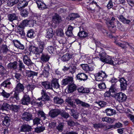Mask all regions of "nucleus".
Segmentation results:
<instances>
[{"mask_svg": "<svg viewBox=\"0 0 134 134\" xmlns=\"http://www.w3.org/2000/svg\"><path fill=\"white\" fill-rule=\"evenodd\" d=\"M102 120L103 122L105 121L109 123H112L113 122L112 120L110 118L107 117L103 118L102 119Z\"/></svg>", "mask_w": 134, "mask_h": 134, "instance_id": "49530a36", "label": "nucleus"}, {"mask_svg": "<svg viewBox=\"0 0 134 134\" xmlns=\"http://www.w3.org/2000/svg\"><path fill=\"white\" fill-rule=\"evenodd\" d=\"M29 49L31 52H32L36 55L40 54V53H42L43 52L42 50H41L38 47L33 46H30Z\"/></svg>", "mask_w": 134, "mask_h": 134, "instance_id": "20e7f679", "label": "nucleus"}, {"mask_svg": "<svg viewBox=\"0 0 134 134\" xmlns=\"http://www.w3.org/2000/svg\"><path fill=\"white\" fill-rule=\"evenodd\" d=\"M19 63L18 64L19 66V71H21L22 70V69H24L25 68V65L20 60L19 61Z\"/></svg>", "mask_w": 134, "mask_h": 134, "instance_id": "603ef678", "label": "nucleus"}, {"mask_svg": "<svg viewBox=\"0 0 134 134\" xmlns=\"http://www.w3.org/2000/svg\"><path fill=\"white\" fill-rule=\"evenodd\" d=\"M28 4V2L26 0H23L20 2L18 4V8L19 10H21L23 8L26 6Z\"/></svg>", "mask_w": 134, "mask_h": 134, "instance_id": "a211bd4d", "label": "nucleus"}, {"mask_svg": "<svg viewBox=\"0 0 134 134\" xmlns=\"http://www.w3.org/2000/svg\"><path fill=\"white\" fill-rule=\"evenodd\" d=\"M117 17L120 21L126 24H129L131 22L130 20L126 19L122 15H118Z\"/></svg>", "mask_w": 134, "mask_h": 134, "instance_id": "dca6fc26", "label": "nucleus"}, {"mask_svg": "<svg viewBox=\"0 0 134 134\" xmlns=\"http://www.w3.org/2000/svg\"><path fill=\"white\" fill-rule=\"evenodd\" d=\"M70 115L72 116L75 119H77L78 118L79 114L78 112L75 111L74 109L70 110Z\"/></svg>", "mask_w": 134, "mask_h": 134, "instance_id": "7c9ffc66", "label": "nucleus"}, {"mask_svg": "<svg viewBox=\"0 0 134 134\" xmlns=\"http://www.w3.org/2000/svg\"><path fill=\"white\" fill-rule=\"evenodd\" d=\"M115 99L119 102H122L125 101L127 98L125 94L122 92L116 93L115 96Z\"/></svg>", "mask_w": 134, "mask_h": 134, "instance_id": "7ed1b4c3", "label": "nucleus"}, {"mask_svg": "<svg viewBox=\"0 0 134 134\" xmlns=\"http://www.w3.org/2000/svg\"><path fill=\"white\" fill-rule=\"evenodd\" d=\"M68 92L71 93L76 90L77 89V86L75 84L72 83L69 85L68 86Z\"/></svg>", "mask_w": 134, "mask_h": 134, "instance_id": "412c9836", "label": "nucleus"}, {"mask_svg": "<svg viewBox=\"0 0 134 134\" xmlns=\"http://www.w3.org/2000/svg\"><path fill=\"white\" fill-rule=\"evenodd\" d=\"M20 11V13L21 15L23 17H27L28 15L29 12L26 9H22Z\"/></svg>", "mask_w": 134, "mask_h": 134, "instance_id": "4c0bfd02", "label": "nucleus"}, {"mask_svg": "<svg viewBox=\"0 0 134 134\" xmlns=\"http://www.w3.org/2000/svg\"><path fill=\"white\" fill-rule=\"evenodd\" d=\"M112 128H113V126L111 125H106L102 123L101 129H102L104 131H107Z\"/></svg>", "mask_w": 134, "mask_h": 134, "instance_id": "ea45409f", "label": "nucleus"}, {"mask_svg": "<svg viewBox=\"0 0 134 134\" xmlns=\"http://www.w3.org/2000/svg\"><path fill=\"white\" fill-rule=\"evenodd\" d=\"M45 129V127L43 126H41L39 127H37L35 129V131L37 133H39L43 131Z\"/></svg>", "mask_w": 134, "mask_h": 134, "instance_id": "a19ab883", "label": "nucleus"}, {"mask_svg": "<svg viewBox=\"0 0 134 134\" xmlns=\"http://www.w3.org/2000/svg\"><path fill=\"white\" fill-rule=\"evenodd\" d=\"M17 43H18L17 44H15V45L16 47L22 50L24 49L25 47L24 45L21 44L19 42H18Z\"/></svg>", "mask_w": 134, "mask_h": 134, "instance_id": "5fc2aeb1", "label": "nucleus"}, {"mask_svg": "<svg viewBox=\"0 0 134 134\" xmlns=\"http://www.w3.org/2000/svg\"><path fill=\"white\" fill-rule=\"evenodd\" d=\"M60 112H59V114L62 117L65 118H67L69 117V114L65 111L60 109Z\"/></svg>", "mask_w": 134, "mask_h": 134, "instance_id": "f704fd0d", "label": "nucleus"}, {"mask_svg": "<svg viewBox=\"0 0 134 134\" xmlns=\"http://www.w3.org/2000/svg\"><path fill=\"white\" fill-rule=\"evenodd\" d=\"M36 35L34 31L32 29L28 30L27 34V36L31 38H33Z\"/></svg>", "mask_w": 134, "mask_h": 134, "instance_id": "c85d7f7f", "label": "nucleus"}, {"mask_svg": "<svg viewBox=\"0 0 134 134\" xmlns=\"http://www.w3.org/2000/svg\"><path fill=\"white\" fill-rule=\"evenodd\" d=\"M102 123H98L93 124V127L96 129H101Z\"/></svg>", "mask_w": 134, "mask_h": 134, "instance_id": "4d7b16f0", "label": "nucleus"}, {"mask_svg": "<svg viewBox=\"0 0 134 134\" xmlns=\"http://www.w3.org/2000/svg\"><path fill=\"white\" fill-rule=\"evenodd\" d=\"M64 126V123L63 122H60L56 126V129L58 131L61 132L63 130V129Z\"/></svg>", "mask_w": 134, "mask_h": 134, "instance_id": "473e14b6", "label": "nucleus"}, {"mask_svg": "<svg viewBox=\"0 0 134 134\" xmlns=\"http://www.w3.org/2000/svg\"><path fill=\"white\" fill-rule=\"evenodd\" d=\"M120 81L121 89L123 90H126L127 86L126 80L124 78L122 77L120 79Z\"/></svg>", "mask_w": 134, "mask_h": 134, "instance_id": "2eb2a0df", "label": "nucleus"}, {"mask_svg": "<svg viewBox=\"0 0 134 134\" xmlns=\"http://www.w3.org/2000/svg\"><path fill=\"white\" fill-rule=\"evenodd\" d=\"M76 68L75 66H73L69 68L70 72L72 74H73L75 72Z\"/></svg>", "mask_w": 134, "mask_h": 134, "instance_id": "69168bd1", "label": "nucleus"}, {"mask_svg": "<svg viewBox=\"0 0 134 134\" xmlns=\"http://www.w3.org/2000/svg\"><path fill=\"white\" fill-rule=\"evenodd\" d=\"M32 115L29 113L25 112L22 116V119L24 121H28L32 119Z\"/></svg>", "mask_w": 134, "mask_h": 134, "instance_id": "9d476101", "label": "nucleus"}, {"mask_svg": "<svg viewBox=\"0 0 134 134\" xmlns=\"http://www.w3.org/2000/svg\"><path fill=\"white\" fill-rule=\"evenodd\" d=\"M38 47L40 48V49L42 51L44 49V47L45 46V44L42 41H39L38 43Z\"/></svg>", "mask_w": 134, "mask_h": 134, "instance_id": "de8ad7c7", "label": "nucleus"}, {"mask_svg": "<svg viewBox=\"0 0 134 134\" xmlns=\"http://www.w3.org/2000/svg\"><path fill=\"white\" fill-rule=\"evenodd\" d=\"M73 78L72 77L68 76L63 79L62 81V85L65 86L68 84L70 85L73 82Z\"/></svg>", "mask_w": 134, "mask_h": 134, "instance_id": "6e6552de", "label": "nucleus"}, {"mask_svg": "<svg viewBox=\"0 0 134 134\" xmlns=\"http://www.w3.org/2000/svg\"><path fill=\"white\" fill-rule=\"evenodd\" d=\"M95 42L96 46L98 47L96 49L95 52H96L99 53V51H98L97 50H100V49L102 50L103 49L102 48H101L99 47V46H101V43L99 42L96 41H95Z\"/></svg>", "mask_w": 134, "mask_h": 134, "instance_id": "864d4df0", "label": "nucleus"}, {"mask_svg": "<svg viewBox=\"0 0 134 134\" xmlns=\"http://www.w3.org/2000/svg\"><path fill=\"white\" fill-rule=\"evenodd\" d=\"M1 51L3 53H6L9 51L7 46L6 45H4L2 46L1 48Z\"/></svg>", "mask_w": 134, "mask_h": 134, "instance_id": "6e6d98bb", "label": "nucleus"}, {"mask_svg": "<svg viewBox=\"0 0 134 134\" xmlns=\"http://www.w3.org/2000/svg\"><path fill=\"white\" fill-rule=\"evenodd\" d=\"M80 16L77 13H72L70 15V20H73L79 17Z\"/></svg>", "mask_w": 134, "mask_h": 134, "instance_id": "09e8293b", "label": "nucleus"}, {"mask_svg": "<svg viewBox=\"0 0 134 134\" xmlns=\"http://www.w3.org/2000/svg\"><path fill=\"white\" fill-rule=\"evenodd\" d=\"M97 73L98 74V75H100L103 79H105L107 77V75H106L105 72H103L102 71H99Z\"/></svg>", "mask_w": 134, "mask_h": 134, "instance_id": "e2e57ef3", "label": "nucleus"}, {"mask_svg": "<svg viewBox=\"0 0 134 134\" xmlns=\"http://www.w3.org/2000/svg\"><path fill=\"white\" fill-rule=\"evenodd\" d=\"M20 108L19 105H12L10 106V110L14 112H17L19 110Z\"/></svg>", "mask_w": 134, "mask_h": 134, "instance_id": "c756f323", "label": "nucleus"}, {"mask_svg": "<svg viewBox=\"0 0 134 134\" xmlns=\"http://www.w3.org/2000/svg\"><path fill=\"white\" fill-rule=\"evenodd\" d=\"M30 98L28 95L25 94L21 100V103L23 105H27L30 103Z\"/></svg>", "mask_w": 134, "mask_h": 134, "instance_id": "423d86ee", "label": "nucleus"}, {"mask_svg": "<svg viewBox=\"0 0 134 134\" xmlns=\"http://www.w3.org/2000/svg\"><path fill=\"white\" fill-rule=\"evenodd\" d=\"M27 76L29 77H33L34 76H37V72L32 71L31 70H27L26 72Z\"/></svg>", "mask_w": 134, "mask_h": 134, "instance_id": "e433bc0d", "label": "nucleus"}, {"mask_svg": "<svg viewBox=\"0 0 134 134\" xmlns=\"http://www.w3.org/2000/svg\"><path fill=\"white\" fill-rule=\"evenodd\" d=\"M54 46L55 47V48L52 46H49L48 47V50L51 54H55L56 52V49L57 48V47H58V46L54 44Z\"/></svg>", "mask_w": 134, "mask_h": 134, "instance_id": "5701e85b", "label": "nucleus"}, {"mask_svg": "<svg viewBox=\"0 0 134 134\" xmlns=\"http://www.w3.org/2000/svg\"><path fill=\"white\" fill-rule=\"evenodd\" d=\"M47 31L46 37L48 38H51L54 35L52 29V28H49L47 30Z\"/></svg>", "mask_w": 134, "mask_h": 134, "instance_id": "a878e982", "label": "nucleus"}, {"mask_svg": "<svg viewBox=\"0 0 134 134\" xmlns=\"http://www.w3.org/2000/svg\"><path fill=\"white\" fill-rule=\"evenodd\" d=\"M41 84L46 89L52 90L51 83L47 81L42 82Z\"/></svg>", "mask_w": 134, "mask_h": 134, "instance_id": "b1692460", "label": "nucleus"}, {"mask_svg": "<svg viewBox=\"0 0 134 134\" xmlns=\"http://www.w3.org/2000/svg\"><path fill=\"white\" fill-rule=\"evenodd\" d=\"M31 127L29 125L24 124L21 126L20 131L23 132H29L31 131Z\"/></svg>", "mask_w": 134, "mask_h": 134, "instance_id": "f3484780", "label": "nucleus"}, {"mask_svg": "<svg viewBox=\"0 0 134 134\" xmlns=\"http://www.w3.org/2000/svg\"><path fill=\"white\" fill-rule=\"evenodd\" d=\"M95 103L98 104L101 107H105L107 104V102L102 100L96 101Z\"/></svg>", "mask_w": 134, "mask_h": 134, "instance_id": "58836bf2", "label": "nucleus"}, {"mask_svg": "<svg viewBox=\"0 0 134 134\" xmlns=\"http://www.w3.org/2000/svg\"><path fill=\"white\" fill-rule=\"evenodd\" d=\"M103 62H105L111 65L113 64V61L111 57L108 55L106 56V58H105V59Z\"/></svg>", "mask_w": 134, "mask_h": 134, "instance_id": "cd10ccee", "label": "nucleus"}, {"mask_svg": "<svg viewBox=\"0 0 134 134\" xmlns=\"http://www.w3.org/2000/svg\"><path fill=\"white\" fill-rule=\"evenodd\" d=\"M1 94L4 98H8L10 96V94L6 92L4 90H3Z\"/></svg>", "mask_w": 134, "mask_h": 134, "instance_id": "3c124183", "label": "nucleus"}, {"mask_svg": "<svg viewBox=\"0 0 134 134\" xmlns=\"http://www.w3.org/2000/svg\"><path fill=\"white\" fill-rule=\"evenodd\" d=\"M99 55L100 57V59L102 62H103V61L105 59V58H106V56L108 55L105 52H102L100 53V52H99Z\"/></svg>", "mask_w": 134, "mask_h": 134, "instance_id": "79ce46f5", "label": "nucleus"}, {"mask_svg": "<svg viewBox=\"0 0 134 134\" xmlns=\"http://www.w3.org/2000/svg\"><path fill=\"white\" fill-rule=\"evenodd\" d=\"M113 126V128L115 129L116 128H119L123 126V125L120 122H118L116 123L114 125H111Z\"/></svg>", "mask_w": 134, "mask_h": 134, "instance_id": "13d9d810", "label": "nucleus"}, {"mask_svg": "<svg viewBox=\"0 0 134 134\" xmlns=\"http://www.w3.org/2000/svg\"><path fill=\"white\" fill-rule=\"evenodd\" d=\"M10 106L7 103H4L0 106V109L2 110H8L10 109Z\"/></svg>", "mask_w": 134, "mask_h": 134, "instance_id": "393cba45", "label": "nucleus"}, {"mask_svg": "<svg viewBox=\"0 0 134 134\" xmlns=\"http://www.w3.org/2000/svg\"><path fill=\"white\" fill-rule=\"evenodd\" d=\"M8 20L12 22L14 20H18V17L16 14L14 13L8 14L7 15Z\"/></svg>", "mask_w": 134, "mask_h": 134, "instance_id": "6ab92c4d", "label": "nucleus"}, {"mask_svg": "<svg viewBox=\"0 0 134 134\" xmlns=\"http://www.w3.org/2000/svg\"><path fill=\"white\" fill-rule=\"evenodd\" d=\"M17 62L16 61L10 62L8 64L7 67L10 69L15 70L17 69Z\"/></svg>", "mask_w": 134, "mask_h": 134, "instance_id": "4be33fe9", "label": "nucleus"}, {"mask_svg": "<svg viewBox=\"0 0 134 134\" xmlns=\"http://www.w3.org/2000/svg\"><path fill=\"white\" fill-rule=\"evenodd\" d=\"M72 56V54L69 53H67L63 55L61 57V59L62 61L64 62H66L69 60Z\"/></svg>", "mask_w": 134, "mask_h": 134, "instance_id": "aec40b11", "label": "nucleus"}, {"mask_svg": "<svg viewBox=\"0 0 134 134\" xmlns=\"http://www.w3.org/2000/svg\"><path fill=\"white\" fill-rule=\"evenodd\" d=\"M60 109H53L51 110L49 113V116L52 118H54L57 117L59 114Z\"/></svg>", "mask_w": 134, "mask_h": 134, "instance_id": "f8f14e48", "label": "nucleus"}, {"mask_svg": "<svg viewBox=\"0 0 134 134\" xmlns=\"http://www.w3.org/2000/svg\"><path fill=\"white\" fill-rule=\"evenodd\" d=\"M68 125L71 126H73L78 125L79 124L77 122H74L71 119L68 120L67 121Z\"/></svg>", "mask_w": 134, "mask_h": 134, "instance_id": "a18cd8bd", "label": "nucleus"}, {"mask_svg": "<svg viewBox=\"0 0 134 134\" xmlns=\"http://www.w3.org/2000/svg\"><path fill=\"white\" fill-rule=\"evenodd\" d=\"M54 100L55 103L61 104L63 103L64 100L63 99L58 97H55L54 98Z\"/></svg>", "mask_w": 134, "mask_h": 134, "instance_id": "2f4dec72", "label": "nucleus"}, {"mask_svg": "<svg viewBox=\"0 0 134 134\" xmlns=\"http://www.w3.org/2000/svg\"><path fill=\"white\" fill-rule=\"evenodd\" d=\"M57 34L58 36H63L64 35L63 30L61 29H59L57 32Z\"/></svg>", "mask_w": 134, "mask_h": 134, "instance_id": "0e129e2a", "label": "nucleus"}, {"mask_svg": "<svg viewBox=\"0 0 134 134\" xmlns=\"http://www.w3.org/2000/svg\"><path fill=\"white\" fill-rule=\"evenodd\" d=\"M10 121V120L8 117H5L4 118V120L3 121V124L8 127L9 125Z\"/></svg>", "mask_w": 134, "mask_h": 134, "instance_id": "c9c22d12", "label": "nucleus"}, {"mask_svg": "<svg viewBox=\"0 0 134 134\" xmlns=\"http://www.w3.org/2000/svg\"><path fill=\"white\" fill-rule=\"evenodd\" d=\"M42 96L41 97L38 98L37 100L40 101H48L49 99V97L47 95L45 91L42 90L41 91Z\"/></svg>", "mask_w": 134, "mask_h": 134, "instance_id": "39448f33", "label": "nucleus"}, {"mask_svg": "<svg viewBox=\"0 0 134 134\" xmlns=\"http://www.w3.org/2000/svg\"><path fill=\"white\" fill-rule=\"evenodd\" d=\"M37 114L38 116H40L41 117L43 118V119L44 120H45L46 118L45 116L46 114L42 110H38L37 112Z\"/></svg>", "mask_w": 134, "mask_h": 134, "instance_id": "c03bdc74", "label": "nucleus"}, {"mask_svg": "<svg viewBox=\"0 0 134 134\" xmlns=\"http://www.w3.org/2000/svg\"><path fill=\"white\" fill-rule=\"evenodd\" d=\"M32 21H28L27 20H23L17 27V29L18 30V32L22 36H24L25 33L24 29L25 27L26 26L29 22Z\"/></svg>", "mask_w": 134, "mask_h": 134, "instance_id": "f03ea898", "label": "nucleus"}, {"mask_svg": "<svg viewBox=\"0 0 134 134\" xmlns=\"http://www.w3.org/2000/svg\"><path fill=\"white\" fill-rule=\"evenodd\" d=\"M80 66L82 67V69L84 70L88 71H89L88 69V65L87 64H81Z\"/></svg>", "mask_w": 134, "mask_h": 134, "instance_id": "052dcab7", "label": "nucleus"}, {"mask_svg": "<svg viewBox=\"0 0 134 134\" xmlns=\"http://www.w3.org/2000/svg\"><path fill=\"white\" fill-rule=\"evenodd\" d=\"M105 113H106L107 115L108 116H109L112 115L114 114L115 113V110L113 109L110 108H107L105 110Z\"/></svg>", "mask_w": 134, "mask_h": 134, "instance_id": "bb28decb", "label": "nucleus"}, {"mask_svg": "<svg viewBox=\"0 0 134 134\" xmlns=\"http://www.w3.org/2000/svg\"><path fill=\"white\" fill-rule=\"evenodd\" d=\"M17 82H18L14 88V96L16 100H18L19 99V93L24 91V86L22 84L18 82V81H17Z\"/></svg>", "mask_w": 134, "mask_h": 134, "instance_id": "f257e3e1", "label": "nucleus"}, {"mask_svg": "<svg viewBox=\"0 0 134 134\" xmlns=\"http://www.w3.org/2000/svg\"><path fill=\"white\" fill-rule=\"evenodd\" d=\"M38 8L40 10H43L47 8L46 4L42 1L39 3H37Z\"/></svg>", "mask_w": 134, "mask_h": 134, "instance_id": "72a5a7b5", "label": "nucleus"}, {"mask_svg": "<svg viewBox=\"0 0 134 134\" xmlns=\"http://www.w3.org/2000/svg\"><path fill=\"white\" fill-rule=\"evenodd\" d=\"M41 120L40 118L38 117H36L33 120V124L35 125H38L40 124V121Z\"/></svg>", "mask_w": 134, "mask_h": 134, "instance_id": "bf43d9fd", "label": "nucleus"}, {"mask_svg": "<svg viewBox=\"0 0 134 134\" xmlns=\"http://www.w3.org/2000/svg\"><path fill=\"white\" fill-rule=\"evenodd\" d=\"M23 60L24 63L28 66L32 65L34 64V63L32 62L30 57L27 55H25L24 56Z\"/></svg>", "mask_w": 134, "mask_h": 134, "instance_id": "ddd939ff", "label": "nucleus"}, {"mask_svg": "<svg viewBox=\"0 0 134 134\" xmlns=\"http://www.w3.org/2000/svg\"><path fill=\"white\" fill-rule=\"evenodd\" d=\"M0 73L2 75H3L5 73V69L1 65H0Z\"/></svg>", "mask_w": 134, "mask_h": 134, "instance_id": "338daca9", "label": "nucleus"}, {"mask_svg": "<svg viewBox=\"0 0 134 134\" xmlns=\"http://www.w3.org/2000/svg\"><path fill=\"white\" fill-rule=\"evenodd\" d=\"M51 87L52 90L57 89L59 87L60 85L59 84L58 79L56 78H53L51 81Z\"/></svg>", "mask_w": 134, "mask_h": 134, "instance_id": "9b49d317", "label": "nucleus"}, {"mask_svg": "<svg viewBox=\"0 0 134 134\" xmlns=\"http://www.w3.org/2000/svg\"><path fill=\"white\" fill-rule=\"evenodd\" d=\"M78 35L80 37L84 38L88 36V34L86 32L83 31H80L78 34Z\"/></svg>", "mask_w": 134, "mask_h": 134, "instance_id": "37998d69", "label": "nucleus"}, {"mask_svg": "<svg viewBox=\"0 0 134 134\" xmlns=\"http://www.w3.org/2000/svg\"><path fill=\"white\" fill-rule=\"evenodd\" d=\"M76 77L77 79L85 81L88 79V76L83 73H79L77 75Z\"/></svg>", "mask_w": 134, "mask_h": 134, "instance_id": "4468645a", "label": "nucleus"}, {"mask_svg": "<svg viewBox=\"0 0 134 134\" xmlns=\"http://www.w3.org/2000/svg\"><path fill=\"white\" fill-rule=\"evenodd\" d=\"M50 58V56L47 54L42 53L40 58V61L43 63L48 62Z\"/></svg>", "mask_w": 134, "mask_h": 134, "instance_id": "1a4fd4ad", "label": "nucleus"}, {"mask_svg": "<svg viewBox=\"0 0 134 134\" xmlns=\"http://www.w3.org/2000/svg\"><path fill=\"white\" fill-rule=\"evenodd\" d=\"M36 87V86L33 84H29L27 86V88L30 91L33 90Z\"/></svg>", "mask_w": 134, "mask_h": 134, "instance_id": "774afa93", "label": "nucleus"}, {"mask_svg": "<svg viewBox=\"0 0 134 134\" xmlns=\"http://www.w3.org/2000/svg\"><path fill=\"white\" fill-rule=\"evenodd\" d=\"M95 77L96 81H99L104 80V79L97 73H96L95 74Z\"/></svg>", "mask_w": 134, "mask_h": 134, "instance_id": "680f3d73", "label": "nucleus"}, {"mask_svg": "<svg viewBox=\"0 0 134 134\" xmlns=\"http://www.w3.org/2000/svg\"><path fill=\"white\" fill-rule=\"evenodd\" d=\"M115 43L116 45L121 47L123 49L125 48H126V44H125L126 43H122L116 41L115 42Z\"/></svg>", "mask_w": 134, "mask_h": 134, "instance_id": "8fccbe9b", "label": "nucleus"}, {"mask_svg": "<svg viewBox=\"0 0 134 134\" xmlns=\"http://www.w3.org/2000/svg\"><path fill=\"white\" fill-rule=\"evenodd\" d=\"M52 20L53 23L57 24L60 23L62 21L61 16L56 13L53 16Z\"/></svg>", "mask_w": 134, "mask_h": 134, "instance_id": "0eeeda50", "label": "nucleus"}]
</instances>
